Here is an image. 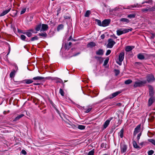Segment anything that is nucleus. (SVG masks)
<instances>
[{"label":"nucleus","mask_w":155,"mask_h":155,"mask_svg":"<svg viewBox=\"0 0 155 155\" xmlns=\"http://www.w3.org/2000/svg\"><path fill=\"white\" fill-rule=\"evenodd\" d=\"M132 30V28L120 29L117 31V35L120 36L123 34L126 33L130 31H131Z\"/></svg>","instance_id":"1"},{"label":"nucleus","mask_w":155,"mask_h":155,"mask_svg":"<svg viewBox=\"0 0 155 155\" xmlns=\"http://www.w3.org/2000/svg\"><path fill=\"white\" fill-rule=\"evenodd\" d=\"M116 44V42L111 38H109L108 40V44L107 45V48H112Z\"/></svg>","instance_id":"2"},{"label":"nucleus","mask_w":155,"mask_h":155,"mask_svg":"<svg viewBox=\"0 0 155 155\" xmlns=\"http://www.w3.org/2000/svg\"><path fill=\"white\" fill-rule=\"evenodd\" d=\"M147 83V81L145 80L143 81H136L134 83V87H140L143 84H146Z\"/></svg>","instance_id":"3"},{"label":"nucleus","mask_w":155,"mask_h":155,"mask_svg":"<svg viewBox=\"0 0 155 155\" xmlns=\"http://www.w3.org/2000/svg\"><path fill=\"white\" fill-rule=\"evenodd\" d=\"M147 81L148 82H152L155 80L154 76L152 74L147 75Z\"/></svg>","instance_id":"4"},{"label":"nucleus","mask_w":155,"mask_h":155,"mask_svg":"<svg viewBox=\"0 0 155 155\" xmlns=\"http://www.w3.org/2000/svg\"><path fill=\"white\" fill-rule=\"evenodd\" d=\"M110 19H105L102 21V26L106 27L108 26L110 23Z\"/></svg>","instance_id":"5"},{"label":"nucleus","mask_w":155,"mask_h":155,"mask_svg":"<svg viewBox=\"0 0 155 155\" xmlns=\"http://www.w3.org/2000/svg\"><path fill=\"white\" fill-rule=\"evenodd\" d=\"M140 124L138 125L134 129V132L133 135L135 136L136 134L139 132L140 130Z\"/></svg>","instance_id":"6"},{"label":"nucleus","mask_w":155,"mask_h":155,"mask_svg":"<svg viewBox=\"0 0 155 155\" xmlns=\"http://www.w3.org/2000/svg\"><path fill=\"white\" fill-rule=\"evenodd\" d=\"M18 84H20L21 83H25L26 84H30L33 82L32 79H25L21 81H18Z\"/></svg>","instance_id":"7"},{"label":"nucleus","mask_w":155,"mask_h":155,"mask_svg":"<svg viewBox=\"0 0 155 155\" xmlns=\"http://www.w3.org/2000/svg\"><path fill=\"white\" fill-rule=\"evenodd\" d=\"M121 92L119 91H117L112 93L108 96V97L110 99H112L119 94Z\"/></svg>","instance_id":"8"},{"label":"nucleus","mask_w":155,"mask_h":155,"mask_svg":"<svg viewBox=\"0 0 155 155\" xmlns=\"http://www.w3.org/2000/svg\"><path fill=\"white\" fill-rule=\"evenodd\" d=\"M113 118L112 117H110L108 120H106V121L104 122L103 125L104 128V129H105L107 128V127L110 121Z\"/></svg>","instance_id":"9"},{"label":"nucleus","mask_w":155,"mask_h":155,"mask_svg":"<svg viewBox=\"0 0 155 155\" xmlns=\"http://www.w3.org/2000/svg\"><path fill=\"white\" fill-rule=\"evenodd\" d=\"M120 148L122 153H125L127 150V146L124 144H122L121 145Z\"/></svg>","instance_id":"10"},{"label":"nucleus","mask_w":155,"mask_h":155,"mask_svg":"<svg viewBox=\"0 0 155 155\" xmlns=\"http://www.w3.org/2000/svg\"><path fill=\"white\" fill-rule=\"evenodd\" d=\"M48 28V25L45 24H42L41 25V31H47Z\"/></svg>","instance_id":"11"},{"label":"nucleus","mask_w":155,"mask_h":155,"mask_svg":"<svg viewBox=\"0 0 155 155\" xmlns=\"http://www.w3.org/2000/svg\"><path fill=\"white\" fill-rule=\"evenodd\" d=\"M124 52H121L119 55V60L120 62H122L124 60Z\"/></svg>","instance_id":"12"},{"label":"nucleus","mask_w":155,"mask_h":155,"mask_svg":"<svg viewBox=\"0 0 155 155\" xmlns=\"http://www.w3.org/2000/svg\"><path fill=\"white\" fill-rule=\"evenodd\" d=\"M45 78L42 77L40 76H37L36 77H35L33 78L32 79L36 81H41L44 79Z\"/></svg>","instance_id":"13"},{"label":"nucleus","mask_w":155,"mask_h":155,"mask_svg":"<svg viewBox=\"0 0 155 155\" xmlns=\"http://www.w3.org/2000/svg\"><path fill=\"white\" fill-rule=\"evenodd\" d=\"M104 51L103 49H99L96 51V54L99 55H102L104 53Z\"/></svg>","instance_id":"14"},{"label":"nucleus","mask_w":155,"mask_h":155,"mask_svg":"<svg viewBox=\"0 0 155 155\" xmlns=\"http://www.w3.org/2000/svg\"><path fill=\"white\" fill-rule=\"evenodd\" d=\"M11 8H10L9 9H8L7 10H5L0 15V16H4V15L6 14L7 13H8L11 10Z\"/></svg>","instance_id":"15"},{"label":"nucleus","mask_w":155,"mask_h":155,"mask_svg":"<svg viewBox=\"0 0 155 155\" xmlns=\"http://www.w3.org/2000/svg\"><path fill=\"white\" fill-rule=\"evenodd\" d=\"M154 101V98L152 97H151L148 100V106H150L153 103Z\"/></svg>","instance_id":"16"},{"label":"nucleus","mask_w":155,"mask_h":155,"mask_svg":"<svg viewBox=\"0 0 155 155\" xmlns=\"http://www.w3.org/2000/svg\"><path fill=\"white\" fill-rule=\"evenodd\" d=\"M24 116V115L23 114H21L17 116L13 120V121H16L20 119L21 118Z\"/></svg>","instance_id":"17"},{"label":"nucleus","mask_w":155,"mask_h":155,"mask_svg":"<svg viewBox=\"0 0 155 155\" xmlns=\"http://www.w3.org/2000/svg\"><path fill=\"white\" fill-rule=\"evenodd\" d=\"M96 44L93 41H91L88 43L87 45L88 47L92 48L96 46Z\"/></svg>","instance_id":"18"},{"label":"nucleus","mask_w":155,"mask_h":155,"mask_svg":"<svg viewBox=\"0 0 155 155\" xmlns=\"http://www.w3.org/2000/svg\"><path fill=\"white\" fill-rule=\"evenodd\" d=\"M149 90L150 95L151 97L153 96V88L151 86H150L149 87Z\"/></svg>","instance_id":"19"},{"label":"nucleus","mask_w":155,"mask_h":155,"mask_svg":"<svg viewBox=\"0 0 155 155\" xmlns=\"http://www.w3.org/2000/svg\"><path fill=\"white\" fill-rule=\"evenodd\" d=\"M137 58L140 60H143L145 58L144 56L141 53L139 54H137Z\"/></svg>","instance_id":"20"},{"label":"nucleus","mask_w":155,"mask_h":155,"mask_svg":"<svg viewBox=\"0 0 155 155\" xmlns=\"http://www.w3.org/2000/svg\"><path fill=\"white\" fill-rule=\"evenodd\" d=\"M133 147L134 148L136 149L140 148V146L137 145V142L135 141H133Z\"/></svg>","instance_id":"21"},{"label":"nucleus","mask_w":155,"mask_h":155,"mask_svg":"<svg viewBox=\"0 0 155 155\" xmlns=\"http://www.w3.org/2000/svg\"><path fill=\"white\" fill-rule=\"evenodd\" d=\"M41 23L37 25L35 28V30L37 31H38L40 30L41 31Z\"/></svg>","instance_id":"22"},{"label":"nucleus","mask_w":155,"mask_h":155,"mask_svg":"<svg viewBox=\"0 0 155 155\" xmlns=\"http://www.w3.org/2000/svg\"><path fill=\"white\" fill-rule=\"evenodd\" d=\"M38 35L40 36H41L44 38H46L47 36V35L45 32H44L43 33H39Z\"/></svg>","instance_id":"23"},{"label":"nucleus","mask_w":155,"mask_h":155,"mask_svg":"<svg viewBox=\"0 0 155 155\" xmlns=\"http://www.w3.org/2000/svg\"><path fill=\"white\" fill-rule=\"evenodd\" d=\"M133 46H128L126 47L125 48V50L127 51H131L133 48Z\"/></svg>","instance_id":"24"},{"label":"nucleus","mask_w":155,"mask_h":155,"mask_svg":"<svg viewBox=\"0 0 155 155\" xmlns=\"http://www.w3.org/2000/svg\"><path fill=\"white\" fill-rule=\"evenodd\" d=\"M124 132V130L123 128H122L120 130V131L118 133V135L121 138H122L123 137Z\"/></svg>","instance_id":"25"},{"label":"nucleus","mask_w":155,"mask_h":155,"mask_svg":"<svg viewBox=\"0 0 155 155\" xmlns=\"http://www.w3.org/2000/svg\"><path fill=\"white\" fill-rule=\"evenodd\" d=\"M63 28L64 25L62 24H60L58 26L57 28V30L58 31H59L63 29Z\"/></svg>","instance_id":"26"},{"label":"nucleus","mask_w":155,"mask_h":155,"mask_svg":"<svg viewBox=\"0 0 155 155\" xmlns=\"http://www.w3.org/2000/svg\"><path fill=\"white\" fill-rule=\"evenodd\" d=\"M120 21L125 22L127 23H129L130 22L129 20L128 19L125 18H121L120 19Z\"/></svg>","instance_id":"27"},{"label":"nucleus","mask_w":155,"mask_h":155,"mask_svg":"<svg viewBox=\"0 0 155 155\" xmlns=\"http://www.w3.org/2000/svg\"><path fill=\"white\" fill-rule=\"evenodd\" d=\"M142 5H139L138 4H135L133 5H130L129 7L130 8H134V7H142Z\"/></svg>","instance_id":"28"},{"label":"nucleus","mask_w":155,"mask_h":155,"mask_svg":"<svg viewBox=\"0 0 155 155\" xmlns=\"http://www.w3.org/2000/svg\"><path fill=\"white\" fill-rule=\"evenodd\" d=\"M132 82V81L131 79H128L125 81L124 82V84H129L131 83Z\"/></svg>","instance_id":"29"},{"label":"nucleus","mask_w":155,"mask_h":155,"mask_svg":"<svg viewBox=\"0 0 155 155\" xmlns=\"http://www.w3.org/2000/svg\"><path fill=\"white\" fill-rule=\"evenodd\" d=\"M94 58L97 61H103L102 58L101 57L95 56L94 57Z\"/></svg>","instance_id":"30"},{"label":"nucleus","mask_w":155,"mask_h":155,"mask_svg":"<svg viewBox=\"0 0 155 155\" xmlns=\"http://www.w3.org/2000/svg\"><path fill=\"white\" fill-rule=\"evenodd\" d=\"M95 21L97 22V24L98 25L102 26V22H101V21L100 20L97 19H96Z\"/></svg>","instance_id":"31"},{"label":"nucleus","mask_w":155,"mask_h":155,"mask_svg":"<svg viewBox=\"0 0 155 155\" xmlns=\"http://www.w3.org/2000/svg\"><path fill=\"white\" fill-rule=\"evenodd\" d=\"M91 14V12L90 10H87L86 11L84 15V16L85 17H89Z\"/></svg>","instance_id":"32"},{"label":"nucleus","mask_w":155,"mask_h":155,"mask_svg":"<svg viewBox=\"0 0 155 155\" xmlns=\"http://www.w3.org/2000/svg\"><path fill=\"white\" fill-rule=\"evenodd\" d=\"M85 127L84 126L79 125L78 126V128L80 130H82L84 129L85 128Z\"/></svg>","instance_id":"33"},{"label":"nucleus","mask_w":155,"mask_h":155,"mask_svg":"<svg viewBox=\"0 0 155 155\" xmlns=\"http://www.w3.org/2000/svg\"><path fill=\"white\" fill-rule=\"evenodd\" d=\"M136 16V14H130L128 15H127V17L129 18H134Z\"/></svg>","instance_id":"34"},{"label":"nucleus","mask_w":155,"mask_h":155,"mask_svg":"<svg viewBox=\"0 0 155 155\" xmlns=\"http://www.w3.org/2000/svg\"><path fill=\"white\" fill-rule=\"evenodd\" d=\"M59 93H60L61 94V95L62 96H64V92L62 90V88H60V89Z\"/></svg>","instance_id":"35"},{"label":"nucleus","mask_w":155,"mask_h":155,"mask_svg":"<svg viewBox=\"0 0 155 155\" xmlns=\"http://www.w3.org/2000/svg\"><path fill=\"white\" fill-rule=\"evenodd\" d=\"M15 72V70H14L13 71H12L10 74V77L11 78H12L14 76L15 74L14 73Z\"/></svg>","instance_id":"36"},{"label":"nucleus","mask_w":155,"mask_h":155,"mask_svg":"<svg viewBox=\"0 0 155 155\" xmlns=\"http://www.w3.org/2000/svg\"><path fill=\"white\" fill-rule=\"evenodd\" d=\"M21 38V40L23 41H25V39H26V36L23 35H21L20 36ZM26 41H27V40H25Z\"/></svg>","instance_id":"37"},{"label":"nucleus","mask_w":155,"mask_h":155,"mask_svg":"<svg viewBox=\"0 0 155 155\" xmlns=\"http://www.w3.org/2000/svg\"><path fill=\"white\" fill-rule=\"evenodd\" d=\"M56 82L57 83L59 82V83H62L63 84V88H64V83L63 82V81L62 80L60 79L59 80H58V81H57Z\"/></svg>","instance_id":"38"},{"label":"nucleus","mask_w":155,"mask_h":155,"mask_svg":"<svg viewBox=\"0 0 155 155\" xmlns=\"http://www.w3.org/2000/svg\"><path fill=\"white\" fill-rule=\"evenodd\" d=\"M109 60V58H106V59L105 60L104 62V66H105L108 63Z\"/></svg>","instance_id":"39"},{"label":"nucleus","mask_w":155,"mask_h":155,"mask_svg":"<svg viewBox=\"0 0 155 155\" xmlns=\"http://www.w3.org/2000/svg\"><path fill=\"white\" fill-rule=\"evenodd\" d=\"M148 141L151 143L153 145H155V140L153 139H149L148 140Z\"/></svg>","instance_id":"40"},{"label":"nucleus","mask_w":155,"mask_h":155,"mask_svg":"<svg viewBox=\"0 0 155 155\" xmlns=\"http://www.w3.org/2000/svg\"><path fill=\"white\" fill-rule=\"evenodd\" d=\"M38 39V38L37 37V36H35L32 37L31 40V41H33L35 40H37Z\"/></svg>","instance_id":"41"},{"label":"nucleus","mask_w":155,"mask_h":155,"mask_svg":"<svg viewBox=\"0 0 155 155\" xmlns=\"http://www.w3.org/2000/svg\"><path fill=\"white\" fill-rule=\"evenodd\" d=\"M152 2H153V1L152 0H148V1H145V2H143L142 3V4H143L145 3H151Z\"/></svg>","instance_id":"42"},{"label":"nucleus","mask_w":155,"mask_h":155,"mask_svg":"<svg viewBox=\"0 0 155 155\" xmlns=\"http://www.w3.org/2000/svg\"><path fill=\"white\" fill-rule=\"evenodd\" d=\"M149 11L150 12L155 11V7H153L151 8H149Z\"/></svg>","instance_id":"43"},{"label":"nucleus","mask_w":155,"mask_h":155,"mask_svg":"<svg viewBox=\"0 0 155 155\" xmlns=\"http://www.w3.org/2000/svg\"><path fill=\"white\" fill-rule=\"evenodd\" d=\"M92 108H88L86 110L85 109H84L85 111H84V112L85 113H88L92 109Z\"/></svg>","instance_id":"44"},{"label":"nucleus","mask_w":155,"mask_h":155,"mask_svg":"<svg viewBox=\"0 0 155 155\" xmlns=\"http://www.w3.org/2000/svg\"><path fill=\"white\" fill-rule=\"evenodd\" d=\"M154 152L153 150H149L148 152V155H152L153 153Z\"/></svg>","instance_id":"45"},{"label":"nucleus","mask_w":155,"mask_h":155,"mask_svg":"<svg viewBox=\"0 0 155 155\" xmlns=\"http://www.w3.org/2000/svg\"><path fill=\"white\" fill-rule=\"evenodd\" d=\"M94 150H91L88 152L87 155H94Z\"/></svg>","instance_id":"46"},{"label":"nucleus","mask_w":155,"mask_h":155,"mask_svg":"<svg viewBox=\"0 0 155 155\" xmlns=\"http://www.w3.org/2000/svg\"><path fill=\"white\" fill-rule=\"evenodd\" d=\"M141 132L139 134L137 135V140L138 141V142L140 139V137L141 136Z\"/></svg>","instance_id":"47"},{"label":"nucleus","mask_w":155,"mask_h":155,"mask_svg":"<svg viewBox=\"0 0 155 155\" xmlns=\"http://www.w3.org/2000/svg\"><path fill=\"white\" fill-rule=\"evenodd\" d=\"M28 37H30L32 35V33L30 31L27 32L26 35Z\"/></svg>","instance_id":"48"},{"label":"nucleus","mask_w":155,"mask_h":155,"mask_svg":"<svg viewBox=\"0 0 155 155\" xmlns=\"http://www.w3.org/2000/svg\"><path fill=\"white\" fill-rule=\"evenodd\" d=\"M65 123L66 124L67 126L68 127H70V126H72L73 127H74V126H75L74 125H71V124L67 122H65Z\"/></svg>","instance_id":"49"},{"label":"nucleus","mask_w":155,"mask_h":155,"mask_svg":"<svg viewBox=\"0 0 155 155\" xmlns=\"http://www.w3.org/2000/svg\"><path fill=\"white\" fill-rule=\"evenodd\" d=\"M26 9L25 8L24 9H23L20 12V14L21 15L23 14L24 13H25L26 11Z\"/></svg>","instance_id":"50"},{"label":"nucleus","mask_w":155,"mask_h":155,"mask_svg":"<svg viewBox=\"0 0 155 155\" xmlns=\"http://www.w3.org/2000/svg\"><path fill=\"white\" fill-rule=\"evenodd\" d=\"M111 50H108L107 51L106 53V55L107 56L109 55L111 53Z\"/></svg>","instance_id":"51"},{"label":"nucleus","mask_w":155,"mask_h":155,"mask_svg":"<svg viewBox=\"0 0 155 155\" xmlns=\"http://www.w3.org/2000/svg\"><path fill=\"white\" fill-rule=\"evenodd\" d=\"M115 71L116 75H118L120 73L119 70H115Z\"/></svg>","instance_id":"52"},{"label":"nucleus","mask_w":155,"mask_h":155,"mask_svg":"<svg viewBox=\"0 0 155 155\" xmlns=\"http://www.w3.org/2000/svg\"><path fill=\"white\" fill-rule=\"evenodd\" d=\"M141 11L143 12H147L149 11V8L148 9H147L146 8H143L141 10Z\"/></svg>","instance_id":"53"},{"label":"nucleus","mask_w":155,"mask_h":155,"mask_svg":"<svg viewBox=\"0 0 155 155\" xmlns=\"http://www.w3.org/2000/svg\"><path fill=\"white\" fill-rule=\"evenodd\" d=\"M65 48L66 49L68 50L70 48L69 47L68 45V44H65L64 45Z\"/></svg>","instance_id":"54"},{"label":"nucleus","mask_w":155,"mask_h":155,"mask_svg":"<svg viewBox=\"0 0 155 155\" xmlns=\"http://www.w3.org/2000/svg\"><path fill=\"white\" fill-rule=\"evenodd\" d=\"M151 38L152 39L154 38L155 36V34L154 33H151Z\"/></svg>","instance_id":"55"},{"label":"nucleus","mask_w":155,"mask_h":155,"mask_svg":"<svg viewBox=\"0 0 155 155\" xmlns=\"http://www.w3.org/2000/svg\"><path fill=\"white\" fill-rule=\"evenodd\" d=\"M21 153L23 154L24 155L26 154L27 153L26 151L24 150H22L21 151Z\"/></svg>","instance_id":"56"},{"label":"nucleus","mask_w":155,"mask_h":155,"mask_svg":"<svg viewBox=\"0 0 155 155\" xmlns=\"http://www.w3.org/2000/svg\"><path fill=\"white\" fill-rule=\"evenodd\" d=\"M121 122H122V120H120V119H119L118 120V125H120L121 124Z\"/></svg>","instance_id":"57"},{"label":"nucleus","mask_w":155,"mask_h":155,"mask_svg":"<svg viewBox=\"0 0 155 155\" xmlns=\"http://www.w3.org/2000/svg\"><path fill=\"white\" fill-rule=\"evenodd\" d=\"M101 37L102 39H104L105 38V35L104 34H102L101 35Z\"/></svg>","instance_id":"58"},{"label":"nucleus","mask_w":155,"mask_h":155,"mask_svg":"<svg viewBox=\"0 0 155 155\" xmlns=\"http://www.w3.org/2000/svg\"><path fill=\"white\" fill-rule=\"evenodd\" d=\"M14 16H15L17 15V12L16 11H14Z\"/></svg>","instance_id":"59"},{"label":"nucleus","mask_w":155,"mask_h":155,"mask_svg":"<svg viewBox=\"0 0 155 155\" xmlns=\"http://www.w3.org/2000/svg\"><path fill=\"white\" fill-rule=\"evenodd\" d=\"M71 44H72V43L71 42H69L68 43V45L69 48L71 47Z\"/></svg>","instance_id":"60"},{"label":"nucleus","mask_w":155,"mask_h":155,"mask_svg":"<svg viewBox=\"0 0 155 155\" xmlns=\"http://www.w3.org/2000/svg\"><path fill=\"white\" fill-rule=\"evenodd\" d=\"M18 81H14V84L15 85H17V84H18Z\"/></svg>","instance_id":"61"},{"label":"nucleus","mask_w":155,"mask_h":155,"mask_svg":"<svg viewBox=\"0 0 155 155\" xmlns=\"http://www.w3.org/2000/svg\"><path fill=\"white\" fill-rule=\"evenodd\" d=\"M72 36H70V37H69L68 39V41H70V40H71L72 41Z\"/></svg>","instance_id":"62"},{"label":"nucleus","mask_w":155,"mask_h":155,"mask_svg":"<svg viewBox=\"0 0 155 155\" xmlns=\"http://www.w3.org/2000/svg\"><path fill=\"white\" fill-rule=\"evenodd\" d=\"M145 144V142H142L140 143V145L142 146L143 144Z\"/></svg>","instance_id":"63"},{"label":"nucleus","mask_w":155,"mask_h":155,"mask_svg":"<svg viewBox=\"0 0 155 155\" xmlns=\"http://www.w3.org/2000/svg\"><path fill=\"white\" fill-rule=\"evenodd\" d=\"M117 64H118L120 65H121V64H122L121 62H120V61L119 62H117Z\"/></svg>","instance_id":"64"}]
</instances>
